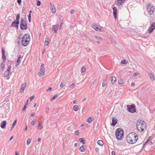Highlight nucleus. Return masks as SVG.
<instances>
[{"label":"nucleus","mask_w":155,"mask_h":155,"mask_svg":"<svg viewBox=\"0 0 155 155\" xmlns=\"http://www.w3.org/2000/svg\"><path fill=\"white\" fill-rule=\"evenodd\" d=\"M49 44V39L48 36H46L45 41V45L46 46H47Z\"/></svg>","instance_id":"obj_18"},{"label":"nucleus","mask_w":155,"mask_h":155,"mask_svg":"<svg viewBox=\"0 0 155 155\" xmlns=\"http://www.w3.org/2000/svg\"><path fill=\"white\" fill-rule=\"evenodd\" d=\"M123 2V0H117V5L118 6H119L121 5Z\"/></svg>","instance_id":"obj_23"},{"label":"nucleus","mask_w":155,"mask_h":155,"mask_svg":"<svg viewBox=\"0 0 155 155\" xmlns=\"http://www.w3.org/2000/svg\"><path fill=\"white\" fill-rule=\"evenodd\" d=\"M30 40V38L27 39V40L26 39L25 41L21 40V43L22 45L24 46H26L29 44V42Z\"/></svg>","instance_id":"obj_10"},{"label":"nucleus","mask_w":155,"mask_h":155,"mask_svg":"<svg viewBox=\"0 0 155 155\" xmlns=\"http://www.w3.org/2000/svg\"><path fill=\"white\" fill-rule=\"evenodd\" d=\"M92 121V119L91 117H89L87 119V122L89 123H91Z\"/></svg>","instance_id":"obj_32"},{"label":"nucleus","mask_w":155,"mask_h":155,"mask_svg":"<svg viewBox=\"0 0 155 155\" xmlns=\"http://www.w3.org/2000/svg\"><path fill=\"white\" fill-rule=\"evenodd\" d=\"M15 155H19V154H18V152L16 151V152H15Z\"/></svg>","instance_id":"obj_64"},{"label":"nucleus","mask_w":155,"mask_h":155,"mask_svg":"<svg viewBox=\"0 0 155 155\" xmlns=\"http://www.w3.org/2000/svg\"><path fill=\"white\" fill-rule=\"evenodd\" d=\"M117 120L115 117L112 118V125L114 126L117 123Z\"/></svg>","instance_id":"obj_14"},{"label":"nucleus","mask_w":155,"mask_h":155,"mask_svg":"<svg viewBox=\"0 0 155 155\" xmlns=\"http://www.w3.org/2000/svg\"><path fill=\"white\" fill-rule=\"evenodd\" d=\"M20 18V14H18L17 15L16 17V19L15 20L19 21Z\"/></svg>","instance_id":"obj_30"},{"label":"nucleus","mask_w":155,"mask_h":155,"mask_svg":"<svg viewBox=\"0 0 155 155\" xmlns=\"http://www.w3.org/2000/svg\"><path fill=\"white\" fill-rule=\"evenodd\" d=\"M147 11L150 15H153L154 12V7L150 3H148L147 5Z\"/></svg>","instance_id":"obj_5"},{"label":"nucleus","mask_w":155,"mask_h":155,"mask_svg":"<svg viewBox=\"0 0 155 155\" xmlns=\"http://www.w3.org/2000/svg\"><path fill=\"white\" fill-rule=\"evenodd\" d=\"M58 97V95L57 94L55 95L52 98H51V101H53L56 98Z\"/></svg>","instance_id":"obj_31"},{"label":"nucleus","mask_w":155,"mask_h":155,"mask_svg":"<svg viewBox=\"0 0 155 155\" xmlns=\"http://www.w3.org/2000/svg\"><path fill=\"white\" fill-rule=\"evenodd\" d=\"M155 28V22H153L149 27L148 31L150 33H152Z\"/></svg>","instance_id":"obj_8"},{"label":"nucleus","mask_w":155,"mask_h":155,"mask_svg":"<svg viewBox=\"0 0 155 155\" xmlns=\"http://www.w3.org/2000/svg\"><path fill=\"white\" fill-rule=\"evenodd\" d=\"M81 71L82 72H84L86 71V68L84 67H83L81 68Z\"/></svg>","instance_id":"obj_40"},{"label":"nucleus","mask_w":155,"mask_h":155,"mask_svg":"<svg viewBox=\"0 0 155 155\" xmlns=\"http://www.w3.org/2000/svg\"><path fill=\"white\" fill-rule=\"evenodd\" d=\"M84 139V138H80L79 139V140L80 142L82 143L83 144H84L85 143V141Z\"/></svg>","instance_id":"obj_27"},{"label":"nucleus","mask_w":155,"mask_h":155,"mask_svg":"<svg viewBox=\"0 0 155 155\" xmlns=\"http://www.w3.org/2000/svg\"><path fill=\"white\" fill-rule=\"evenodd\" d=\"M73 109L74 111H77L79 110L78 106L77 105L74 106L73 107Z\"/></svg>","instance_id":"obj_25"},{"label":"nucleus","mask_w":155,"mask_h":155,"mask_svg":"<svg viewBox=\"0 0 155 155\" xmlns=\"http://www.w3.org/2000/svg\"><path fill=\"white\" fill-rule=\"evenodd\" d=\"M111 154L112 155H115V152L114 151H112L111 152Z\"/></svg>","instance_id":"obj_56"},{"label":"nucleus","mask_w":155,"mask_h":155,"mask_svg":"<svg viewBox=\"0 0 155 155\" xmlns=\"http://www.w3.org/2000/svg\"><path fill=\"white\" fill-rule=\"evenodd\" d=\"M131 86H132V87H133L135 85V84L134 82H132L131 84Z\"/></svg>","instance_id":"obj_59"},{"label":"nucleus","mask_w":155,"mask_h":155,"mask_svg":"<svg viewBox=\"0 0 155 155\" xmlns=\"http://www.w3.org/2000/svg\"><path fill=\"white\" fill-rule=\"evenodd\" d=\"M28 105L27 104H25V105L24 106V107H23V108H22V110L23 111H24L25 110L26 107H27V106Z\"/></svg>","instance_id":"obj_41"},{"label":"nucleus","mask_w":155,"mask_h":155,"mask_svg":"<svg viewBox=\"0 0 155 155\" xmlns=\"http://www.w3.org/2000/svg\"><path fill=\"white\" fill-rule=\"evenodd\" d=\"M124 131L121 128H118L115 132V136L118 140H121L124 137Z\"/></svg>","instance_id":"obj_3"},{"label":"nucleus","mask_w":155,"mask_h":155,"mask_svg":"<svg viewBox=\"0 0 155 155\" xmlns=\"http://www.w3.org/2000/svg\"><path fill=\"white\" fill-rule=\"evenodd\" d=\"M11 69V66L10 65H8L7 68V71H10Z\"/></svg>","instance_id":"obj_38"},{"label":"nucleus","mask_w":155,"mask_h":155,"mask_svg":"<svg viewBox=\"0 0 155 155\" xmlns=\"http://www.w3.org/2000/svg\"><path fill=\"white\" fill-rule=\"evenodd\" d=\"M36 122L34 120H32L31 123L32 126L34 125L35 124Z\"/></svg>","instance_id":"obj_43"},{"label":"nucleus","mask_w":155,"mask_h":155,"mask_svg":"<svg viewBox=\"0 0 155 155\" xmlns=\"http://www.w3.org/2000/svg\"><path fill=\"white\" fill-rule=\"evenodd\" d=\"M111 83L114 84L116 81V78L115 77H112L110 78Z\"/></svg>","instance_id":"obj_20"},{"label":"nucleus","mask_w":155,"mask_h":155,"mask_svg":"<svg viewBox=\"0 0 155 155\" xmlns=\"http://www.w3.org/2000/svg\"><path fill=\"white\" fill-rule=\"evenodd\" d=\"M30 38V35L29 34H25L22 37V40L25 41L26 39L27 40V39Z\"/></svg>","instance_id":"obj_16"},{"label":"nucleus","mask_w":155,"mask_h":155,"mask_svg":"<svg viewBox=\"0 0 155 155\" xmlns=\"http://www.w3.org/2000/svg\"><path fill=\"white\" fill-rule=\"evenodd\" d=\"M20 27L21 30H26L27 25L25 18H21L20 22Z\"/></svg>","instance_id":"obj_4"},{"label":"nucleus","mask_w":155,"mask_h":155,"mask_svg":"<svg viewBox=\"0 0 155 155\" xmlns=\"http://www.w3.org/2000/svg\"><path fill=\"white\" fill-rule=\"evenodd\" d=\"M94 38L100 41V40H102V38L101 37H99V36H94Z\"/></svg>","instance_id":"obj_34"},{"label":"nucleus","mask_w":155,"mask_h":155,"mask_svg":"<svg viewBox=\"0 0 155 155\" xmlns=\"http://www.w3.org/2000/svg\"><path fill=\"white\" fill-rule=\"evenodd\" d=\"M149 75L151 80L152 81H153L155 80V78L153 74L151 72H150L149 74Z\"/></svg>","instance_id":"obj_17"},{"label":"nucleus","mask_w":155,"mask_h":155,"mask_svg":"<svg viewBox=\"0 0 155 155\" xmlns=\"http://www.w3.org/2000/svg\"><path fill=\"white\" fill-rule=\"evenodd\" d=\"M118 83L120 84H124V81L123 80L120 79L118 81Z\"/></svg>","instance_id":"obj_33"},{"label":"nucleus","mask_w":155,"mask_h":155,"mask_svg":"<svg viewBox=\"0 0 155 155\" xmlns=\"http://www.w3.org/2000/svg\"><path fill=\"white\" fill-rule=\"evenodd\" d=\"M146 123L144 121L139 120L136 123V127L138 130L140 131H143L144 129L146 128Z\"/></svg>","instance_id":"obj_2"},{"label":"nucleus","mask_w":155,"mask_h":155,"mask_svg":"<svg viewBox=\"0 0 155 155\" xmlns=\"http://www.w3.org/2000/svg\"><path fill=\"white\" fill-rule=\"evenodd\" d=\"M97 143L98 145L101 146L103 145L104 144V143H103V141L102 140H98L97 141Z\"/></svg>","instance_id":"obj_28"},{"label":"nucleus","mask_w":155,"mask_h":155,"mask_svg":"<svg viewBox=\"0 0 155 155\" xmlns=\"http://www.w3.org/2000/svg\"><path fill=\"white\" fill-rule=\"evenodd\" d=\"M45 69L44 68V65L43 64H41V69L40 72H39L38 75L39 77L42 76L45 73Z\"/></svg>","instance_id":"obj_7"},{"label":"nucleus","mask_w":155,"mask_h":155,"mask_svg":"<svg viewBox=\"0 0 155 155\" xmlns=\"http://www.w3.org/2000/svg\"><path fill=\"white\" fill-rule=\"evenodd\" d=\"M137 74L136 72L134 73L133 74V76L134 77L137 76Z\"/></svg>","instance_id":"obj_58"},{"label":"nucleus","mask_w":155,"mask_h":155,"mask_svg":"<svg viewBox=\"0 0 155 155\" xmlns=\"http://www.w3.org/2000/svg\"><path fill=\"white\" fill-rule=\"evenodd\" d=\"M75 12V11L74 10H71V12L70 13L71 14H74Z\"/></svg>","instance_id":"obj_54"},{"label":"nucleus","mask_w":155,"mask_h":155,"mask_svg":"<svg viewBox=\"0 0 155 155\" xmlns=\"http://www.w3.org/2000/svg\"><path fill=\"white\" fill-rule=\"evenodd\" d=\"M95 151L97 152L98 153L99 152V150L98 148H95Z\"/></svg>","instance_id":"obj_52"},{"label":"nucleus","mask_w":155,"mask_h":155,"mask_svg":"<svg viewBox=\"0 0 155 155\" xmlns=\"http://www.w3.org/2000/svg\"><path fill=\"white\" fill-rule=\"evenodd\" d=\"M77 145H78L77 143H75L74 144V147H76L77 146Z\"/></svg>","instance_id":"obj_63"},{"label":"nucleus","mask_w":155,"mask_h":155,"mask_svg":"<svg viewBox=\"0 0 155 155\" xmlns=\"http://www.w3.org/2000/svg\"><path fill=\"white\" fill-rule=\"evenodd\" d=\"M28 100L27 99L26 100V103L25 104H27L28 105Z\"/></svg>","instance_id":"obj_62"},{"label":"nucleus","mask_w":155,"mask_h":155,"mask_svg":"<svg viewBox=\"0 0 155 155\" xmlns=\"http://www.w3.org/2000/svg\"><path fill=\"white\" fill-rule=\"evenodd\" d=\"M126 61L125 60H124L121 61V64H125L127 63Z\"/></svg>","instance_id":"obj_42"},{"label":"nucleus","mask_w":155,"mask_h":155,"mask_svg":"<svg viewBox=\"0 0 155 155\" xmlns=\"http://www.w3.org/2000/svg\"><path fill=\"white\" fill-rule=\"evenodd\" d=\"M50 8L51 10V12L53 13L54 14L56 12V9L55 8L53 3H52L51 2L50 3Z\"/></svg>","instance_id":"obj_11"},{"label":"nucleus","mask_w":155,"mask_h":155,"mask_svg":"<svg viewBox=\"0 0 155 155\" xmlns=\"http://www.w3.org/2000/svg\"><path fill=\"white\" fill-rule=\"evenodd\" d=\"M97 25L96 24H92V28H93L94 29H95L96 28V27H97Z\"/></svg>","instance_id":"obj_39"},{"label":"nucleus","mask_w":155,"mask_h":155,"mask_svg":"<svg viewBox=\"0 0 155 155\" xmlns=\"http://www.w3.org/2000/svg\"><path fill=\"white\" fill-rule=\"evenodd\" d=\"M101 28L102 29L101 27L100 26V27H99L97 26L95 30H96L97 31H104V29H101Z\"/></svg>","instance_id":"obj_21"},{"label":"nucleus","mask_w":155,"mask_h":155,"mask_svg":"<svg viewBox=\"0 0 155 155\" xmlns=\"http://www.w3.org/2000/svg\"><path fill=\"white\" fill-rule=\"evenodd\" d=\"M102 86L103 87H104L106 86V83L103 82Z\"/></svg>","instance_id":"obj_50"},{"label":"nucleus","mask_w":155,"mask_h":155,"mask_svg":"<svg viewBox=\"0 0 155 155\" xmlns=\"http://www.w3.org/2000/svg\"><path fill=\"white\" fill-rule=\"evenodd\" d=\"M127 140L128 142L130 144L136 143L138 139L137 135L135 133H130L127 137Z\"/></svg>","instance_id":"obj_1"},{"label":"nucleus","mask_w":155,"mask_h":155,"mask_svg":"<svg viewBox=\"0 0 155 155\" xmlns=\"http://www.w3.org/2000/svg\"><path fill=\"white\" fill-rule=\"evenodd\" d=\"M17 122V120H15L14 121L12 125L15 126Z\"/></svg>","instance_id":"obj_48"},{"label":"nucleus","mask_w":155,"mask_h":155,"mask_svg":"<svg viewBox=\"0 0 155 155\" xmlns=\"http://www.w3.org/2000/svg\"><path fill=\"white\" fill-rule=\"evenodd\" d=\"M127 110L130 113H134L136 111V107L134 104H132L130 105H127Z\"/></svg>","instance_id":"obj_6"},{"label":"nucleus","mask_w":155,"mask_h":155,"mask_svg":"<svg viewBox=\"0 0 155 155\" xmlns=\"http://www.w3.org/2000/svg\"><path fill=\"white\" fill-rule=\"evenodd\" d=\"M31 14L29 13L28 15V19L31 18Z\"/></svg>","instance_id":"obj_57"},{"label":"nucleus","mask_w":155,"mask_h":155,"mask_svg":"<svg viewBox=\"0 0 155 155\" xmlns=\"http://www.w3.org/2000/svg\"><path fill=\"white\" fill-rule=\"evenodd\" d=\"M59 27V25L58 24L54 25L52 27V30L54 31L56 33H57Z\"/></svg>","instance_id":"obj_12"},{"label":"nucleus","mask_w":155,"mask_h":155,"mask_svg":"<svg viewBox=\"0 0 155 155\" xmlns=\"http://www.w3.org/2000/svg\"><path fill=\"white\" fill-rule=\"evenodd\" d=\"M26 83H25L21 85V87L20 90V92H21L24 91L25 88L26 87Z\"/></svg>","instance_id":"obj_19"},{"label":"nucleus","mask_w":155,"mask_h":155,"mask_svg":"<svg viewBox=\"0 0 155 155\" xmlns=\"http://www.w3.org/2000/svg\"><path fill=\"white\" fill-rule=\"evenodd\" d=\"M1 67L2 69H3L5 67V65L3 63H1Z\"/></svg>","instance_id":"obj_44"},{"label":"nucleus","mask_w":155,"mask_h":155,"mask_svg":"<svg viewBox=\"0 0 155 155\" xmlns=\"http://www.w3.org/2000/svg\"><path fill=\"white\" fill-rule=\"evenodd\" d=\"M62 24H63V23H61V25H60V27L59 26V29L61 28L62 27Z\"/></svg>","instance_id":"obj_61"},{"label":"nucleus","mask_w":155,"mask_h":155,"mask_svg":"<svg viewBox=\"0 0 155 155\" xmlns=\"http://www.w3.org/2000/svg\"><path fill=\"white\" fill-rule=\"evenodd\" d=\"M31 142V140L30 139H28L27 140L26 144L27 145H29Z\"/></svg>","instance_id":"obj_36"},{"label":"nucleus","mask_w":155,"mask_h":155,"mask_svg":"<svg viewBox=\"0 0 155 155\" xmlns=\"http://www.w3.org/2000/svg\"><path fill=\"white\" fill-rule=\"evenodd\" d=\"M6 121L5 120H3L1 124V127L3 129H5L6 127Z\"/></svg>","instance_id":"obj_15"},{"label":"nucleus","mask_w":155,"mask_h":155,"mask_svg":"<svg viewBox=\"0 0 155 155\" xmlns=\"http://www.w3.org/2000/svg\"><path fill=\"white\" fill-rule=\"evenodd\" d=\"M75 86V84L74 83H73L72 84L71 86L70 87L71 88H73Z\"/></svg>","instance_id":"obj_46"},{"label":"nucleus","mask_w":155,"mask_h":155,"mask_svg":"<svg viewBox=\"0 0 155 155\" xmlns=\"http://www.w3.org/2000/svg\"><path fill=\"white\" fill-rule=\"evenodd\" d=\"M113 11L114 16L115 19L117 18V8L115 7L113 8Z\"/></svg>","instance_id":"obj_13"},{"label":"nucleus","mask_w":155,"mask_h":155,"mask_svg":"<svg viewBox=\"0 0 155 155\" xmlns=\"http://www.w3.org/2000/svg\"><path fill=\"white\" fill-rule=\"evenodd\" d=\"M2 58L3 57H4L5 56V50L3 48H2Z\"/></svg>","instance_id":"obj_29"},{"label":"nucleus","mask_w":155,"mask_h":155,"mask_svg":"<svg viewBox=\"0 0 155 155\" xmlns=\"http://www.w3.org/2000/svg\"><path fill=\"white\" fill-rule=\"evenodd\" d=\"M6 60V59H4V60L3 59L1 63H3V64H4Z\"/></svg>","instance_id":"obj_60"},{"label":"nucleus","mask_w":155,"mask_h":155,"mask_svg":"<svg viewBox=\"0 0 155 155\" xmlns=\"http://www.w3.org/2000/svg\"><path fill=\"white\" fill-rule=\"evenodd\" d=\"M64 84L63 83V82H62L61 84L60 85V88H61L62 87H63V86H64V85H63Z\"/></svg>","instance_id":"obj_49"},{"label":"nucleus","mask_w":155,"mask_h":155,"mask_svg":"<svg viewBox=\"0 0 155 155\" xmlns=\"http://www.w3.org/2000/svg\"><path fill=\"white\" fill-rule=\"evenodd\" d=\"M74 133L76 135H79V132L78 130H76Z\"/></svg>","instance_id":"obj_47"},{"label":"nucleus","mask_w":155,"mask_h":155,"mask_svg":"<svg viewBox=\"0 0 155 155\" xmlns=\"http://www.w3.org/2000/svg\"><path fill=\"white\" fill-rule=\"evenodd\" d=\"M41 4V2L39 0H38L37 1V5L38 6H39Z\"/></svg>","instance_id":"obj_45"},{"label":"nucleus","mask_w":155,"mask_h":155,"mask_svg":"<svg viewBox=\"0 0 155 155\" xmlns=\"http://www.w3.org/2000/svg\"><path fill=\"white\" fill-rule=\"evenodd\" d=\"M35 115V113L34 112H33L31 114V117H33V116H34Z\"/></svg>","instance_id":"obj_55"},{"label":"nucleus","mask_w":155,"mask_h":155,"mask_svg":"<svg viewBox=\"0 0 155 155\" xmlns=\"http://www.w3.org/2000/svg\"><path fill=\"white\" fill-rule=\"evenodd\" d=\"M79 150L81 152H84L85 150V148L84 147V145L81 146L79 148Z\"/></svg>","instance_id":"obj_26"},{"label":"nucleus","mask_w":155,"mask_h":155,"mask_svg":"<svg viewBox=\"0 0 155 155\" xmlns=\"http://www.w3.org/2000/svg\"><path fill=\"white\" fill-rule=\"evenodd\" d=\"M34 95L30 97V101H31L34 98Z\"/></svg>","instance_id":"obj_53"},{"label":"nucleus","mask_w":155,"mask_h":155,"mask_svg":"<svg viewBox=\"0 0 155 155\" xmlns=\"http://www.w3.org/2000/svg\"><path fill=\"white\" fill-rule=\"evenodd\" d=\"M42 128V125L41 124V122H40L38 125V128L39 129L41 130Z\"/></svg>","instance_id":"obj_37"},{"label":"nucleus","mask_w":155,"mask_h":155,"mask_svg":"<svg viewBox=\"0 0 155 155\" xmlns=\"http://www.w3.org/2000/svg\"><path fill=\"white\" fill-rule=\"evenodd\" d=\"M22 58V57L20 55L18 57V59L17 61V65H19V64L21 61V59Z\"/></svg>","instance_id":"obj_22"},{"label":"nucleus","mask_w":155,"mask_h":155,"mask_svg":"<svg viewBox=\"0 0 155 155\" xmlns=\"http://www.w3.org/2000/svg\"><path fill=\"white\" fill-rule=\"evenodd\" d=\"M12 74V72L10 71H8V73L7 75H5V77H7V79L8 80L10 78L9 76Z\"/></svg>","instance_id":"obj_24"},{"label":"nucleus","mask_w":155,"mask_h":155,"mask_svg":"<svg viewBox=\"0 0 155 155\" xmlns=\"http://www.w3.org/2000/svg\"><path fill=\"white\" fill-rule=\"evenodd\" d=\"M107 80V76H106L105 77H104L103 79V82L106 83V81Z\"/></svg>","instance_id":"obj_35"},{"label":"nucleus","mask_w":155,"mask_h":155,"mask_svg":"<svg viewBox=\"0 0 155 155\" xmlns=\"http://www.w3.org/2000/svg\"><path fill=\"white\" fill-rule=\"evenodd\" d=\"M19 23V21L15 20L12 22L11 24V26L17 29H18V25Z\"/></svg>","instance_id":"obj_9"},{"label":"nucleus","mask_w":155,"mask_h":155,"mask_svg":"<svg viewBox=\"0 0 155 155\" xmlns=\"http://www.w3.org/2000/svg\"><path fill=\"white\" fill-rule=\"evenodd\" d=\"M17 2L18 4L19 5H20V4L21 2V0H17Z\"/></svg>","instance_id":"obj_51"}]
</instances>
